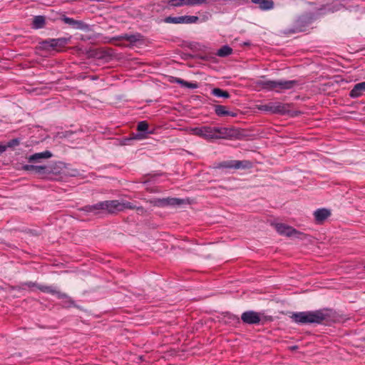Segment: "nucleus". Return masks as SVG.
Returning <instances> with one entry per match:
<instances>
[{
    "instance_id": "nucleus-25",
    "label": "nucleus",
    "mask_w": 365,
    "mask_h": 365,
    "mask_svg": "<svg viewBox=\"0 0 365 365\" xmlns=\"http://www.w3.org/2000/svg\"><path fill=\"white\" fill-rule=\"evenodd\" d=\"M211 93L218 98H230V93L219 88H215L212 90Z\"/></svg>"
},
{
    "instance_id": "nucleus-24",
    "label": "nucleus",
    "mask_w": 365,
    "mask_h": 365,
    "mask_svg": "<svg viewBox=\"0 0 365 365\" xmlns=\"http://www.w3.org/2000/svg\"><path fill=\"white\" fill-rule=\"evenodd\" d=\"M257 85L261 86L264 89L275 91L276 81H272V80L259 81L257 82Z\"/></svg>"
},
{
    "instance_id": "nucleus-3",
    "label": "nucleus",
    "mask_w": 365,
    "mask_h": 365,
    "mask_svg": "<svg viewBox=\"0 0 365 365\" xmlns=\"http://www.w3.org/2000/svg\"><path fill=\"white\" fill-rule=\"evenodd\" d=\"M105 211L108 214H113L118 212L123 211L124 210H135L143 212L144 209L143 207H136L132 202L128 201H119L117 200H105Z\"/></svg>"
},
{
    "instance_id": "nucleus-29",
    "label": "nucleus",
    "mask_w": 365,
    "mask_h": 365,
    "mask_svg": "<svg viewBox=\"0 0 365 365\" xmlns=\"http://www.w3.org/2000/svg\"><path fill=\"white\" fill-rule=\"evenodd\" d=\"M95 56L98 59H103L106 61L108 60L111 56L110 53L106 50L96 51Z\"/></svg>"
},
{
    "instance_id": "nucleus-31",
    "label": "nucleus",
    "mask_w": 365,
    "mask_h": 365,
    "mask_svg": "<svg viewBox=\"0 0 365 365\" xmlns=\"http://www.w3.org/2000/svg\"><path fill=\"white\" fill-rule=\"evenodd\" d=\"M20 144V140L19 138H14L9 142H7L6 145V149L8 148H14L16 146H18Z\"/></svg>"
},
{
    "instance_id": "nucleus-4",
    "label": "nucleus",
    "mask_w": 365,
    "mask_h": 365,
    "mask_svg": "<svg viewBox=\"0 0 365 365\" xmlns=\"http://www.w3.org/2000/svg\"><path fill=\"white\" fill-rule=\"evenodd\" d=\"M314 15L312 13H305L299 16L294 21L293 27L287 31L289 34L302 32L313 22Z\"/></svg>"
},
{
    "instance_id": "nucleus-37",
    "label": "nucleus",
    "mask_w": 365,
    "mask_h": 365,
    "mask_svg": "<svg viewBox=\"0 0 365 365\" xmlns=\"http://www.w3.org/2000/svg\"><path fill=\"white\" fill-rule=\"evenodd\" d=\"M97 78H98V77L95 76H93L91 77V80H96Z\"/></svg>"
},
{
    "instance_id": "nucleus-2",
    "label": "nucleus",
    "mask_w": 365,
    "mask_h": 365,
    "mask_svg": "<svg viewBox=\"0 0 365 365\" xmlns=\"http://www.w3.org/2000/svg\"><path fill=\"white\" fill-rule=\"evenodd\" d=\"M192 132L194 135L207 140L225 138L230 134L229 129L227 128L208 125L194 128L192 129Z\"/></svg>"
},
{
    "instance_id": "nucleus-5",
    "label": "nucleus",
    "mask_w": 365,
    "mask_h": 365,
    "mask_svg": "<svg viewBox=\"0 0 365 365\" xmlns=\"http://www.w3.org/2000/svg\"><path fill=\"white\" fill-rule=\"evenodd\" d=\"M292 104L280 102H270L267 104L260 105L258 109L273 114L284 115L289 113Z\"/></svg>"
},
{
    "instance_id": "nucleus-13",
    "label": "nucleus",
    "mask_w": 365,
    "mask_h": 365,
    "mask_svg": "<svg viewBox=\"0 0 365 365\" xmlns=\"http://www.w3.org/2000/svg\"><path fill=\"white\" fill-rule=\"evenodd\" d=\"M80 210L85 212H91L93 215H99L101 213L106 212L104 201L98 202L94 205H86L81 208Z\"/></svg>"
},
{
    "instance_id": "nucleus-6",
    "label": "nucleus",
    "mask_w": 365,
    "mask_h": 365,
    "mask_svg": "<svg viewBox=\"0 0 365 365\" xmlns=\"http://www.w3.org/2000/svg\"><path fill=\"white\" fill-rule=\"evenodd\" d=\"M38 289L42 292L56 295L58 299H65L64 307H71L72 306H74L73 300L70 297H68L66 293H63L57 290L56 287L54 286L39 284L38 285Z\"/></svg>"
},
{
    "instance_id": "nucleus-17",
    "label": "nucleus",
    "mask_w": 365,
    "mask_h": 365,
    "mask_svg": "<svg viewBox=\"0 0 365 365\" xmlns=\"http://www.w3.org/2000/svg\"><path fill=\"white\" fill-rule=\"evenodd\" d=\"M330 215V210L326 208L317 209L314 212V219L317 223L323 222Z\"/></svg>"
},
{
    "instance_id": "nucleus-1",
    "label": "nucleus",
    "mask_w": 365,
    "mask_h": 365,
    "mask_svg": "<svg viewBox=\"0 0 365 365\" xmlns=\"http://www.w3.org/2000/svg\"><path fill=\"white\" fill-rule=\"evenodd\" d=\"M329 317L327 310L294 312L291 316L292 320L299 324H322Z\"/></svg>"
},
{
    "instance_id": "nucleus-9",
    "label": "nucleus",
    "mask_w": 365,
    "mask_h": 365,
    "mask_svg": "<svg viewBox=\"0 0 365 365\" xmlns=\"http://www.w3.org/2000/svg\"><path fill=\"white\" fill-rule=\"evenodd\" d=\"M252 165V163L249 160H227L220 163L216 168H249Z\"/></svg>"
},
{
    "instance_id": "nucleus-33",
    "label": "nucleus",
    "mask_w": 365,
    "mask_h": 365,
    "mask_svg": "<svg viewBox=\"0 0 365 365\" xmlns=\"http://www.w3.org/2000/svg\"><path fill=\"white\" fill-rule=\"evenodd\" d=\"M36 165H25L23 166V169L26 171H32L35 173Z\"/></svg>"
},
{
    "instance_id": "nucleus-8",
    "label": "nucleus",
    "mask_w": 365,
    "mask_h": 365,
    "mask_svg": "<svg viewBox=\"0 0 365 365\" xmlns=\"http://www.w3.org/2000/svg\"><path fill=\"white\" fill-rule=\"evenodd\" d=\"M199 21V17L197 16H168L165 18L164 22L174 24H191Z\"/></svg>"
},
{
    "instance_id": "nucleus-15",
    "label": "nucleus",
    "mask_w": 365,
    "mask_h": 365,
    "mask_svg": "<svg viewBox=\"0 0 365 365\" xmlns=\"http://www.w3.org/2000/svg\"><path fill=\"white\" fill-rule=\"evenodd\" d=\"M69 41L68 38H49L43 41L45 46H48L54 49L58 48L64 47Z\"/></svg>"
},
{
    "instance_id": "nucleus-27",
    "label": "nucleus",
    "mask_w": 365,
    "mask_h": 365,
    "mask_svg": "<svg viewBox=\"0 0 365 365\" xmlns=\"http://www.w3.org/2000/svg\"><path fill=\"white\" fill-rule=\"evenodd\" d=\"M175 81L176 83H178V84H180L182 86L186 87L188 88L195 89V88H198V84L197 83L188 82L183 79H180V78H175Z\"/></svg>"
},
{
    "instance_id": "nucleus-14",
    "label": "nucleus",
    "mask_w": 365,
    "mask_h": 365,
    "mask_svg": "<svg viewBox=\"0 0 365 365\" xmlns=\"http://www.w3.org/2000/svg\"><path fill=\"white\" fill-rule=\"evenodd\" d=\"M61 20L66 24L69 25L73 29H80V30H87L88 29V25L85 24L82 21L75 20L74 19L67 17L66 16H63Z\"/></svg>"
},
{
    "instance_id": "nucleus-34",
    "label": "nucleus",
    "mask_w": 365,
    "mask_h": 365,
    "mask_svg": "<svg viewBox=\"0 0 365 365\" xmlns=\"http://www.w3.org/2000/svg\"><path fill=\"white\" fill-rule=\"evenodd\" d=\"M38 285H39L38 284H37L36 282H24V284H22V286H26L28 287H36L38 289Z\"/></svg>"
},
{
    "instance_id": "nucleus-32",
    "label": "nucleus",
    "mask_w": 365,
    "mask_h": 365,
    "mask_svg": "<svg viewBox=\"0 0 365 365\" xmlns=\"http://www.w3.org/2000/svg\"><path fill=\"white\" fill-rule=\"evenodd\" d=\"M168 4L173 7L182 6V2L180 0H168Z\"/></svg>"
},
{
    "instance_id": "nucleus-22",
    "label": "nucleus",
    "mask_w": 365,
    "mask_h": 365,
    "mask_svg": "<svg viewBox=\"0 0 365 365\" xmlns=\"http://www.w3.org/2000/svg\"><path fill=\"white\" fill-rule=\"evenodd\" d=\"M46 24V19L43 16H36L33 19V22L31 24L32 29H39L44 27Z\"/></svg>"
},
{
    "instance_id": "nucleus-30",
    "label": "nucleus",
    "mask_w": 365,
    "mask_h": 365,
    "mask_svg": "<svg viewBox=\"0 0 365 365\" xmlns=\"http://www.w3.org/2000/svg\"><path fill=\"white\" fill-rule=\"evenodd\" d=\"M50 171L49 168L46 165H36L35 173L44 174Z\"/></svg>"
},
{
    "instance_id": "nucleus-19",
    "label": "nucleus",
    "mask_w": 365,
    "mask_h": 365,
    "mask_svg": "<svg viewBox=\"0 0 365 365\" xmlns=\"http://www.w3.org/2000/svg\"><path fill=\"white\" fill-rule=\"evenodd\" d=\"M137 130L140 133L136 134L135 138L142 139L145 138V134H151L152 131L148 130V123L143 120L140 121L137 125Z\"/></svg>"
},
{
    "instance_id": "nucleus-16",
    "label": "nucleus",
    "mask_w": 365,
    "mask_h": 365,
    "mask_svg": "<svg viewBox=\"0 0 365 365\" xmlns=\"http://www.w3.org/2000/svg\"><path fill=\"white\" fill-rule=\"evenodd\" d=\"M275 228L278 233L287 237L294 236L297 233V231L295 229L282 223L277 224L275 225Z\"/></svg>"
},
{
    "instance_id": "nucleus-20",
    "label": "nucleus",
    "mask_w": 365,
    "mask_h": 365,
    "mask_svg": "<svg viewBox=\"0 0 365 365\" xmlns=\"http://www.w3.org/2000/svg\"><path fill=\"white\" fill-rule=\"evenodd\" d=\"M253 4H258L259 8L262 11L271 10L274 8L272 0H251Z\"/></svg>"
},
{
    "instance_id": "nucleus-7",
    "label": "nucleus",
    "mask_w": 365,
    "mask_h": 365,
    "mask_svg": "<svg viewBox=\"0 0 365 365\" xmlns=\"http://www.w3.org/2000/svg\"><path fill=\"white\" fill-rule=\"evenodd\" d=\"M151 203L158 207H179L184 203V200L176 197L156 198Z\"/></svg>"
},
{
    "instance_id": "nucleus-12",
    "label": "nucleus",
    "mask_w": 365,
    "mask_h": 365,
    "mask_svg": "<svg viewBox=\"0 0 365 365\" xmlns=\"http://www.w3.org/2000/svg\"><path fill=\"white\" fill-rule=\"evenodd\" d=\"M140 34H123L120 36H113L111 38L109 37H105L104 41L108 42V43H113L115 41H121V40H126L130 43H135L138 41L140 39Z\"/></svg>"
},
{
    "instance_id": "nucleus-35",
    "label": "nucleus",
    "mask_w": 365,
    "mask_h": 365,
    "mask_svg": "<svg viewBox=\"0 0 365 365\" xmlns=\"http://www.w3.org/2000/svg\"><path fill=\"white\" fill-rule=\"evenodd\" d=\"M230 319L232 320V321H235L236 322H240V319L237 316L235 315V314H229V317H228Z\"/></svg>"
},
{
    "instance_id": "nucleus-21",
    "label": "nucleus",
    "mask_w": 365,
    "mask_h": 365,
    "mask_svg": "<svg viewBox=\"0 0 365 365\" xmlns=\"http://www.w3.org/2000/svg\"><path fill=\"white\" fill-rule=\"evenodd\" d=\"M52 153L49 150H45L41 153H36L29 156V162H36L38 161L41 159L43 158H49L52 157Z\"/></svg>"
},
{
    "instance_id": "nucleus-36",
    "label": "nucleus",
    "mask_w": 365,
    "mask_h": 365,
    "mask_svg": "<svg viewBox=\"0 0 365 365\" xmlns=\"http://www.w3.org/2000/svg\"><path fill=\"white\" fill-rule=\"evenodd\" d=\"M6 150V145H0V153H2Z\"/></svg>"
},
{
    "instance_id": "nucleus-10",
    "label": "nucleus",
    "mask_w": 365,
    "mask_h": 365,
    "mask_svg": "<svg viewBox=\"0 0 365 365\" xmlns=\"http://www.w3.org/2000/svg\"><path fill=\"white\" fill-rule=\"evenodd\" d=\"M241 319L247 324H258L261 322L260 314L252 310L243 312Z\"/></svg>"
},
{
    "instance_id": "nucleus-28",
    "label": "nucleus",
    "mask_w": 365,
    "mask_h": 365,
    "mask_svg": "<svg viewBox=\"0 0 365 365\" xmlns=\"http://www.w3.org/2000/svg\"><path fill=\"white\" fill-rule=\"evenodd\" d=\"M182 6H196L206 4L209 0H180Z\"/></svg>"
},
{
    "instance_id": "nucleus-26",
    "label": "nucleus",
    "mask_w": 365,
    "mask_h": 365,
    "mask_svg": "<svg viewBox=\"0 0 365 365\" xmlns=\"http://www.w3.org/2000/svg\"><path fill=\"white\" fill-rule=\"evenodd\" d=\"M232 49L229 46H223L217 51V55L220 57H226L230 55Z\"/></svg>"
},
{
    "instance_id": "nucleus-11",
    "label": "nucleus",
    "mask_w": 365,
    "mask_h": 365,
    "mask_svg": "<svg viewBox=\"0 0 365 365\" xmlns=\"http://www.w3.org/2000/svg\"><path fill=\"white\" fill-rule=\"evenodd\" d=\"M299 84L297 80H276L275 91L281 93L283 91L292 89Z\"/></svg>"
},
{
    "instance_id": "nucleus-23",
    "label": "nucleus",
    "mask_w": 365,
    "mask_h": 365,
    "mask_svg": "<svg viewBox=\"0 0 365 365\" xmlns=\"http://www.w3.org/2000/svg\"><path fill=\"white\" fill-rule=\"evenodd\" d=\"M215 112L218 116H235V113L228 111L226 106L221 105L215 106Z\"/></svg>"
},
{
    "instance_id": "nucleus-18",
    "label": "nucleus",
    "mask_w": 365,
    "mask_h": 365,
    "mask_svg": "<svg viewBox=\"0 0 365 365\" xmlns=\"http://www.w3.org/2000/svg\"><path fill=\"white\" fill-rule=\"evenodd\" d=\"M365 92V81L356 83L349 92V96L352 98L360 97Z\"/></svg>"
}]
</instances>
